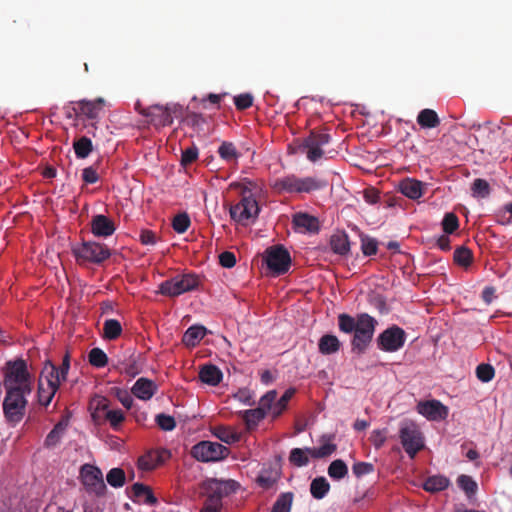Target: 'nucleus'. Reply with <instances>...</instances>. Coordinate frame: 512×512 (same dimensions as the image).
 <instances>
[{"mask_svg": "<svg viewBox=\"0 0 512 512\" xmlns=\"http://www.w3.org/2000/svg\"><path fill=\"white\" fill-rule=\"evenodd\" d=\"M311 448H293L290 451L289 461L293 466L303 467L308 465Z\"/></svg>", "mask_w": 512, "mask_h": 512, "instance_id": "e433bc0d", "label": "nucleus"}, {"mask_svg": "<svg viewBox=\"0 0 512 512\" xmlns=\"http://www.w3.org/2000/svg\"><path fill=\"white\" fill-rule=\"evenodd\" d=\"M131 489L133 500H143L145 504L149 505H153L157 502V498L154 496L152 490L148 486L142 483H135Z\"/></svg>", "mask_w": 512, "mask_h": 512, "instance_id": "7c9ffc66", "label": "nucleus"}, {"mask_svg": "<svg viewBox=\"0 0 512 512\" xmlns=\"http://www.w3.org/2000/svg\"><path fill=\"white\" fill-rule=\"evenodd\" d=\"M424 188L425 184L423 182L413 178L403 179L399 183L401 193L412 200L419 199L424 193Z\"/></svg>", "mask_w": 512, "mask_h": 512, "instance_id": "412c9836", "label": "nucleus"}, {"mask_svg": "<svg viewBox=\"0 0 512 512\" xmlns=\"http://www.w3.org/2000/svg\"><path fill=\"white\" fill-rule=\"evenodd\" d=\"M457 483L468 495H473L477 491V483L468 475H460Z\"/></svg>", "mask_w": 512, "mask_h": 512, "instance_id": "603ef678", "label": "nucleus"}, {"mask_svg": "<svg viewBox=\"0 0 512 512\" xmlns=\"http://www.w3.org/2000/svg\"><path fill=\"white\" fill-rule=\"evenodd\" d=\"M73 149L78 159H85L93 151V144L91 139L84 135L74 140Z\"/></svg>", "mask_w": 512, "mask_h": 512, "instance_id": "72a5a7b5", "label": "nucleus"}, {"mask_svg": "<svg viewBox=\"0 0 512 512\" xmlns=\"http://www.w3.org/2000/svg\"><path fill=\"white\" fill-rule=\"evenodd\" d=\"M58 390L44 385L42 380L38 384V402L40 405L48 406Z\"/></svg>", "mask_w": 512, "mask_h": 512, "instance_id": "c03bdc74", "label": "nucleus"}, {"mask_svg": "<svg viewBox=\"0 0 512 512\" xmlns=\"http://www.w3.org/2000/svg\"><path fill=\"white\" fill-rule=\"evenodd\" d=\"M338 328L342 333L351 334L352 352L361 355L370 346L378 325V321L368 313H359L353 317L347 313H341L337 317Z\"/></svg>", "mask_w": 512, "mask_h": 512, "instance_id": "f257e3e1", "label": "nucleus"}, {"mask_svg": "<svg viewBox=\"0 0 512 512\" xmlns=\"http://www.w3.org/2000/svg\"><path fill=\"white\" fill-rule=\"evenodd\" d=\"M293 499L292 492L281 493L273 504L271 512H290Z\"/></svg>", "mask_w": 512, "mask_h": 512, "instance_id": "58836bf2", "label": "nucleus"}, {"mask_svg": "<svg viewBox=\"0 0 512 512\" xmlns=\"http://www.w3.org/2000/svg\"><path fill=\"white\" fill-rule=\"evenodd\" d=\"M116 397L126 409H130L132 407L133 398L128 391L116 389Z\"/></svg>", "mask_w": 512, "mask_h": 512, "instance_id": "774afa93", "label": "nucleus"}, {"mask_svg": "<svg viewBox=\"0 0 512 512\" xmlns=\"http://www.w3.org/2000/svg\"><path fill=\"white\" fill-rule=\"evenodd\" d=\"M217 153L219 157L228 164H237L241 153L235 144L229 141H223L218 147Z\"/></svg>", "mask_w": 512, "mask_h": 512, "instance_id": "cd10ccee", "label": "nucleus"}, {"mask_svg": "<svg viewBox=\"0 0 512 512\" xmlns=\"http://www.w3.org/2000/svg\"><path fill=\"white\" fill-rule=\"evenodd\" d=\"M361 250L365 256L375 255L378 250V242L374 238L363 236L361 238Z\"/></svg>", "mask_w": 512, "mask_h": 512, "instance_id": "864d4df0", "label": "nucleus"}, {"mask_svg": "<svg viewBox=\"0 0 512 512\" xmlns=\"http://www.w3.org/2000/svg\"><path fill=\"white\" fill-rule=\"evenodd\" d=\"M68 420L62 419L56 423L44 440V447L48 449L58 446L67 430Z\"/></svg>", "mask_w": 512, "mask_h": 512, "instance_id": "a878e982", "label": "nucleus"}, {"mask_svg": "<svg viewBox=\"0 0 512 512\" xmlns=\"http://www.w3.org/2000/svg\"><path fill=\"white\" fill-rule=\"evenodd\" d=\"M90 225L91 232L96 237L107 238L113 235L116 230L113 220L103 214L94 215Z\"/></svg>", "mask_w": 512, "mask_h": 512, "instance_id": "a211bd4d", "label": "nucleus"}, {"mask_svg": "<svg viewBox=\"0 0 512 512\" xmlns=\"http://www.w3.org/2000/svg\"><path fill=\"white\" fill-rule=\"evenodd\" d=\"M277 392L271 390L261 397L259 407L256 409L246 410L244 412V421L249 429L257 426V424L264 419L269 410L267 407L271 406V403L276 400Z\"/></svg>", "mask_w": 512, "mask_h": 512, "instance_id": "dca6fc26", "label": "nucleus"}, {"mask_svg": "<svg viewBox=\"0 0 512 512\" xmlns=\"http://www.w3.org/2000/svg\"><path fill=\"white\" fill-rule=\"evenodd\" d=\"M471 191L475 198H486L490 195L491 189L486 180L477 178L472 183Z\"/></svg>", "mask_w": 512, "mask_h": 512, "instance_id": "37998d69", "label": "nucleus"}, {"mask_svg": "<svg viewBox=\"0 0 512 512\" xmlns=\"http://www.w3.org/2000/svg\"><path fill=\"white\" fill-rule=\"evenodd\" d=\"M370 441L376 449L383 446L386 441V430H374L370 435Z\"/></svg>", "mask_w": 512, "mask_h": 512, "instance_id": "0e129e2a", "label": "nucleus"}, {"mask_svg": "<svg viewBox=\"0 0 512 512\" xmlns=\"http://www.w3.org/2000/svg\"><path fill=\"white\" fill-rule=\"evenodd\" d=\"M295 392L296 390L294 388L287 389L277 402L274 400L271 406L267 407L273 418H277L282 414Z\"/></svg>", "mask_w": 512, "mask_h": 512, "instance_id": "2f4dec72", "label": "nucleus"}, {"mask_svg": "<svg viewBox=\"0 0 512 512\" xmlns=\"http://www.w3.org/2000/svg\"><path fill=\"white\" fill-rule=\"evenodd\" d=\"M353 474L360 478L374 471V465L369 462H357L352 466Z\"/></svg>", "mask_w": 512, "mask_h": 512, "instance_id": "052dcab7", "label": "nucleus"}, {"mask_svg": "<svg viewBox=\"0 0 512 512\" xmlns=\"http://www.w3.org/2000/svg\"><path fill=\"white\" fill-rule=\"evenodd\" d=\"M331 250L341 256L347 255L350 251V242L345 232H337L330 238Z\"/></svg>", "mask_w": 512, "mask_h": 512, "instance_id": "c85d7f7f", "label": "nucleus"}, {"mask_svg": "<svg viewBox=\"0 0 512 512\" xmlns=\"http://www.w3.org/2000/svg\"><path fill=\"white\" fill-rule=\"evenodd\" d=\"M5 391L2 404L5 419L10 424H18L25 416L28 404L27 396L31 394L32 390L5 389Z\"/></svg>", "mask_w": 512, "mask_h": 512, "instance_id": "39448f33", "label": "nucleus"}, {"mask_svg": "<svg viewBox=\"0 0 512 512\" xmlns=\"http://www.w3.org/2000/svg\"><path fill=\"white\" fill-rule=\"evenodd\" d=\"M239 484L234 480L207 479L203 482L201 489L206 496V502L222 506V499L235 492Z\"/></svg>", "mask_w": 512, "mask_h": 512, "instance_id": "0eeeda50", "label": "nucleus"}, {"mask_svg": "<svg viewBox=\"0 0 512 512\" xmlns=\"http://www.w3.org/2000/svg\"><path fill=\"white\" fill-rule=\"evenodd\" d=\"M405 341V331L397 325H392L378 335L376 344L379 350L393 353L400 350Z\"/></svg>", "mask_w": 512, "mask_h": 512, "instance_id": "ddd939ff", "label": "nucleus"}, {"mask_svg": "<svg viewBox=\"0 0 512 512\" xmlns=\"http://www.w3.org/2000/svg\"><path fill=\"white\" fill-rule=\"evenodd\" d=\"M122 365V371L128 376L135 377L137 374L140 373V368L138 367L137 362L133 358H130L127 362L123 363Z\"/></svg>", "mask_w": 512, "mask_h": 512, "instance_id": "338daca9", "label": "nucleus"}, {"mask_svg": "<svg viewBox=\"0 0 512 512\" xmlns=\"http://www.w3.org/2000/svg\"><path fill=\"white\" fill-rule=\"evenodd\" d=\"M265 262L273 275L280 276L289 271L291 256L284 246L275 245L266 249Z\"/></svg>", "mask_w": 512, "mask_h": 512, "instance_id": "9b49d317", "label": "nucleus"}, {"mask_svg": "<svg viewBox=\"0 0 512 512\" xmlns=\"http://www.w3.org/2000/svg\"><path fill=\"white\" fill-rule=\"evenodd\" d=\"M348 474V467L341 459L332 461L328 467V475L334 480H341Z\"/></svg>", "mask_w": 512, "mask_h": 512, "instance_id": "a19ab883", "label": "nucleus"}, {"mask_svg": "<svg viewBox=\"0 0 512 512\" xmlns=\"http://www.w3.org/2000/svg\"><path fill=\"white\" fill-rule=\"evenodd\" d=\"M330 490V484L325 477H316L310 484V493L315 499H323Z\"/></svg>", "mask_w": 512, "mask_h": 512, "instance_id": "f704fd0d", "label": "nucleus"}, {"mask_svg": "<svg viewBox=\"0 0 512 512\" xmlns=\"http://www.w3.org/2000/svg\"><path fill=\"white\" fill-rule=\"evenodd\" d=\"M213 434L222 442L233 444L240 440V435L229 427L217 426L213 430Z\"/></svg>", "mask_w": 512, "mask_h": 512, "instance_id": "4c0bfd02", "label": "nucleus"}, {"mask_svg": "<svg viewBox=\"0 0 512 512\" xmlns=\"http://www.w3.org/2000/svg\"><path fill=\"white\" fill-rule=\"evenodd\" d=\"M122 333V326L116 319H107L103 325V337L108 340L117 339Z\"/></svg>", "mask_w": 512, "mask_h": 512, "instance_id": "ea45409f", "label": "nucleus"}, {"mask_svg": "<svg viewBox=\"0 0 512 512\" xmlns=\"http://www.w3.org/2000/svg\"><path fill=\"white\" fill-rule=\"evenodd\" d=\"M327 186V181L317 176L298 177L295 174H289L277 178L272 187L279 193H311L319 191Z\"/></svg>", "mask_w": 512, "mask_h": 512, "instance_id": "f03ea898", "label": "nucleus"}, {"mask_svg": "<svg viewBox=\"0 0 512 512\" xmlns=\"http://www.w3.org/2000/svg\"><path fill=\"white\" fill-rule=\"evenodd\" d=\"M100 161H97L94 165L86 167L82 170V179L86 184H94L99 180L97 172Z\"/></svg>", "mask_w": 512, "mask_h": 512, "instance_id": "6e6d98bb", "label": "nucleus"}, {"mask_svg": "<svg viewBox=\"0 0 512 512\" xmlns=\"http://www.w3.org/2000/svg\"><path fill=\"white\" fill-rule=\"evenodd\" d=\"M341 342L332 334L323 335L318 342L319 352L323 355H331L340 350Z\"/></svg>", "mask_w": 512, "mask_h": 512, "instance_id": "c756f323", "label": "nucleus"}, {"mask_svg": "<svg viewBox=\"0 0 512 512\" xmlns=\"http://www.w3.org/2000/svg\"><path fill=\"white\" fill-rule=\"evenodd\" d=\"M89 363L96 368H103L108 363L106 353L100 348H93L88 354Z\"/></svg>", "mask_w": 512, "mask_h": 512, "instance_id": "a18cd8bd", "label": "nucleus"}, {"mask_svg": "<svg viewBox=\"0 0 512 512\" xmlns=\"http://www.w3.org/2000/svg\"><path fill=\"white\" fill-rule=\"evenodd\" d=\"M473 259L472 251L464 246L458 247L454 251V261L463 267H467L471 264Z\"/></svg>", "mask_w": 512, "mask_h": 512, "instance_id": "49530a36", "label": "nucleus"}, {"mask_svg": "<svg viewBox=\"0 0 512 512\" xmlns=\"http://www.w3.org/2000/svg\"><path fill=\"white\" fill-rule=\"evenodd\" d=\"M178 120L197 133L204 132V126L207 124V119L203 114L189 111L188 108H185V112Z\"/></svg>", "mask_w": 512, "mask_h": 512, "instance_id": "5701e85b", "label": "nucleus"}, {"mask_svg": "<svg viewBox=\"0 0 512 512\" xmlns=\"http://www.w3.org/2000/svg\"><path fill=\"white\" fill-rule=\"evenodd\" d=\"M157 390L156 384L147 378H139L133 385L131 391L134 396L141 400H149Z\"/></svg>", "mask_w": 512, "mask_h": 512, "instance_id": "4be33fe9", "label": "nucleus"}, {"mask_svg": "<svg viewBox=\"0 0 512 512\" xmlns=\"http://www.w3.org/2000/svg\"><path fill=\"white\" fill-rule=\"evenodd\" d=\"M79 478L88 494L102 497L106 493L103 473L97 466L84 464L80 468Z\"/></svg>", "mask_w": 512, "mask_h": 512, "instance_id": "1a4fd4ad", "label": "nucleus"}, {"mask_svg": "<svg viewBox=\"0 0 512 512\" xmlns=\"http://www.w3.org/2000/svg\"><path fill=\"white\" fill-rule=\"evenodd\" d=\"M417 123L425 129L436 128L440 124L437 113L432 109H423L417 116Z\"/></svg>", "mask_w": 512, "mask_h": 512, "instance_id": "473e14b6", "label": "nucleus"}, {"mask_svg": "<svg viewBox=\"0 0 512 512\" xmlns=\"http://www.w3.org/2000/svg\"><path fill=\"white\" fill-rule=\"evenodd\" d=\"M219 263L224 268H232L236 264V257L233 252L224 251L219 255Z\"/></svg>", "mask_w": 512, "mask_h": 512, "instance_id": "69168bd1", "label": "nucleus"}, {"mask_svg": "<svg viewBox=\"0 0 512 512\" xmlns=\"http://www.w3.org/2000/svg\"><path fill=\"white\" fill-rule=\"evenodd\" d=\"M190 224L191 221L187 213L177 214L172 221L173 229L179 234L186 232Z\"/></svg>", "mask_w": 512, "mask_h": 512, "instance_id": "de8ad7c7", "label": "nucleus"}, {"mask_svg": "<svg viewBox=\"0 0 512 512\" xmlns=\"http://www.w3.org/2000/svg\"><path fill=\"white\" fill-rule=\"evenodd\" d=\"M199 285V278L195 274H183L165 280L159 286L162 295L176 297L185 292L196 289Z\"/></svg>", "mask_w": 512, "mask_h": 512, "instance_id": "9d476101", "label": "nucleus"}, {"mask_svg": "<svg viewBox=\"0 0 512 512\" xmlns=\"http://www.w3.org/2000/svg\"><path fill=\"white\" fill-rule=\"evenodd\" d=\"M449 483L448 478L441 475H435L426 479L423 484V488L427 492L435 493L445 490L449 486Z\"/></svg>", "mask_w": 512, "mask_h": 512, "instance_id": "c9c22d12", "label": "nucleus"}, {"mask_svg": "<svg viewBox=\"0 0 512 512\" xmlns=\"http://www.w3.org/2000/svg\"><path fill=\"white\" fill-rule=\"evenodd\" d=\"M330 141L331 136L327 133L326 129H313L299 144L298 150L304 153L309 161L316 162L324 156V147Z\"/></svg>", "mask_w": 512, "mask_h": 512, "instance_id": "423d86ee", "label": "nucleus"}, {"mask_svg": "<svg viewBox=\"0 0 512 512\" xmlns=\"http://www.w3.org/2000/svg\"><path fill=\"white\" fill-rule=\"evenodd\" d=\"M73 254L79 263L101 264L111 256L110 249L101 243L88 241L73 249Z\"/></svg>", "mask_w": 512, "mask_h": 512, "instance_id": "6e6552de", "label": "nucleus"}, {"mask_svg": "<svg viewBox=\"0 0 512 512\" xmlns=\"http://www.w3.org/2000/svg\"><path fill=\"white\" fill-rule=\"evenodd\" d=\"M399 438L405 452L410 458H414L415 455L424 447L421 432L412 423L401 425Z\"/></svg>", "mask_w": 512, "mask_h": 512, "instance_id": "2eb2a0df", "label": "nucleus"}, {"mask_svg": "<svg viewBox=\"0 0 512 512\" xmlns=\"http://www.w3.org/2000/svg\"><path fill=\"white\" fill-rule=\"evenodd\" d=\"M39 380H42L43 383L45 381L48 387H52L57 390L63 381L58 368L51 361L45 362Z\"/></svg>", "mask_w": 512, "mask_h": 512, "instance_id": "b1692460", "label": "nucleus"}, {"mask_svg": "<svg viewBox=\"0 0 512 512\" xmlns=\"http://www.w3.org/2000/svg\"><path fill=\"white\" fill-rule=\"evenodd\" d=\"M294 229L301 233H316L319 230V221L316 217L307 213H296L292 220Z\"/></svg>", "mask_w": 512, "mask_h": 512, "instance_id": "6ab92c4d", "label": "nucleus"}, {"mask_svg": "<svg viewBox=\"0 0 512 512\" xmlns=\"http://www.w3.org/2000/svg\"><path fill=\"white\" fill-rule=\"evenodd\" d=\"M184 112L185 108L181 104L173 102L166 105L156 104L140 110V114L156 129L172 125L174 118H180Z\"/></svg>", "mask_w": 512, "mask_h": 512, "instance_id": "20e7f679", "label": "nucleus"}, {"mask_svg": "<svg viewBox=\"0 0 512 512\" xmlns=\"http://www.w3.org/2000/svg\"><path fill=\"white\" fill-rule=\"evenodd\" d=\"M191 454L201 462H216L226 458L229 449L218 442L201 441L192 447Z\"/></svg>", "mask_w": 512, "mask_h": 512, "instance_id": "f8f14e48", "label": "nucleus"}, {"mask_svg": "<svg viewBox=\"0 0 512 512\" xmlns=\"http://www.w3.org/2000/svg\"><path fill=\"white\" fill-rule=\"evenodd\" d=\"M105 419L110 423L113 429H117L119 425L124 421L125 415L119 409L107 410L105 413Z\"/></svg>", "mask_w": 512, "mask_h": 512, "instance_id": "13d9d810", "label": "nucleus"}, {"mask_svg": "<svg viewBox=\"0 0 512 512\" xmlns=\"http://www.w3.org/2000/svg\"><path fill=\"white\" fill-rule=\"evenodd\" d=\"M476 376L480 381L486 383L494 378L495 370L492 365L482 363L476 368Z\"/></svg>", "mask_w": 512, "mask_h": 512, "instance_id": "3c124183", "label": "nucleus"}, {"mask_svg": "<svg viewBox=\"0 0 512 512\" xmlns=\"http://www.w3.org/2000/svg\"><path fill=\"white\" fill-rule=\"evenodd\" d=\"M139 241L143 245H155L158 241V237L152 230L144 229L140 232Z\"/></svg>", "mask_w": 512, "mask_h": 512, "instance_id": "e2e57ef3", "label": "nucleus"}, {"mask_svg": "<svg viewBox=\"0 0 512 512\" xmlns=\"http://www.w3.org/2000/svg\"><path fill=\"white\" fill-rule=\"evenodd\" d=\"M200 380L210 386H217L223 378L222 371L213 364H204L199 371Z\"/></svg>", "mask_w": 512, "mask_h": 512, "instance_id": "393cba45", "label": "nucleus"}, {"mask_svg": "<svg viewBox=\"0 0 512 512\" xmlns=\"http://www.w3.org/2000/svg\"><path fill=\"white\" fill-rule=\"evenodd\" d=\"M442 228L446 234H453L459 228V219L456 214L450 212L444 215Z\"/></svg>", "mask_w": 512, "mask_h": 512, "instance_id": "09e8293b", "label": "nucleus"}, {"mask_svg": "<svg viewBox=\"0 0 512 512\" xmlns=\"http://www.w3.org/2000/svg\"><path fill=\"white\" fill-rule=\"evenodd\" d=\"M157 425L164 431H172L176 427L174 417L161 413L155 418Z\"/></svg>", "mask_w": 512, "mask_h": 512, "instance_id": "4d7b16f0", "label": "nucleus"}, {"mask_svg": "<svg viewBox=\"0 0 512 512\" xmlns=\"http://www.w3.org/2000/svg\"><path fill=\"white\" fill-rule=\"evenodd\" d=\"M234 104L237 110H246L253 105V96L250 93L239 94L234 97Z\"/></svg>", "mask_w": 512, "mask_h": 512, "instance_id": "bf43d9fd", "label": "nucleus"}, {"mask_svg": "<svg viewBox=\"0 0 512 512\" xmlns=\"http://www.w3.org/2000/svg\"><path fill=\"white\" fill-rule=\"evenodd\" d=\"M108 484L114 488L124 486L126 482L125 472L122 468H112L106 475Z\"/></svg>", "mask_w": 512, "mask_h": 512, "instance_id": "79ce46f5", "label": "nucleus"}, {"mask_svg": "<svg viewBox=\"0 0 512 512\" xmlns=\"http://www.w3.org/2000/svg\"><path fill=\"white\" fill-rule=\"evenodd\" d=\"M198 158V148L196 146L189 147L182 151L181 164L188 166L195 162Z\"/></svg>", "mask_w": 512, "mask_h": 512, "instance_id": "680f3d73", "label": "nucleus"}, {"mask_svg": "<svg viewBox=\"0 0 512 512\" xmlns=\"http://www.w3.org/2000/svg\"><path fill=\"white\" fill-rule=\"evenodd\" d=\"M104 104L103 98H97L94 101L80 100L76 103L77 108H74V110L76 113L82 114L89 119H95L103 109Z\"/></svg>", "mask_w": 512, "mask_h": 512, "instance_id": "aec40b11", "label": "nucleus"}, {"mask_svg": "<svg viewBox=\"0 0 512 512\" xmlns=\"http://www.w3.org/2000/svg\"><path fill=\"white\" fill-rule=\"evenodd\" d=\"M156 454H153L152 451L147 454L141 456L138 460V467L141 470L149 471L153 470L158 466L157 459H155Z\"/></svg>", "mask_w": 512, "mask_h": 512, "instance_id": "5fc2aeb1", "label": "nucleus"}, {"mask_svg": "<svg viewBox=\"0 0 512 512\" xmlns=\"http://www.w3.org/2000/svg\"><path fill=\"white\" fill-rule=\"evenodd\" d=\"M207 334V329L202 325H193L189 327L182 338V342L187 347H195Z\"/></svg>", "mask_w": 512, "mask_h": 512, "instance_id": "bb28decb", "label": "nucleus"}, {"mask_svg": "<svg viewBox=\"0 0 512 512\" xmlns=\"http://www.w3.org/2000/svg\"><path fill=\"white\" fill-rule=\"evenodd\" d=\"M2 373L5 389L32 390V376L26 361L22 358L7 361L2 368Z\"/></svg>", "mask_w": 512, "mask_h": 512, "instance_id": "7ed1b4c3", "label": "nucleus"}, {"mask_svg": "<svg viewBox=\"0 0 512 512\" xmlns=\"http://www.w3.org/2000/svg\"><path fill=\"white\" fill-rule=\"evenodd\" d=\"M419 414L429 420H443L448 416V408L438 400L422 401L417 404Z\"/></svg>", "mask_w": 512, "mask_h": 512, "instance_id": "f3484780", "label": "nucleus"}, {"mask_svg": "<svg viewBox=\"0 0 512 512\" xmlns=\"http://www.w3.org/2000/svg\"><path fill=\"white\" fill-rule=\"evenodd\" d=\"M311 449H312V451H309L310 456L312 458L320 459V458L328 457L331 454H333L336 451L337 446L333 443H324L318 448H311Z\"/></svg>", "mask_w": 512, "mask_h": 512, "instance_id": "8fccbe9b", "label": "nucleus"}, {"mask_svg": "<svg viewBox=\"0 0 512 512\" xmlns=\"http://www.w3.org/2000/svg\"><path fill=\"white\" fill-rule=\"evenodd\" d=\"M259 206L256 199L250 191L246 189L242 192V198L239 203L230 208V216L237 222H244L251 218L257 217Z\"/></svg>", "mask_w": 512, "mask_h": 512, "instance_id": "4468645a", "label": "nucleus"}]
</instances>
